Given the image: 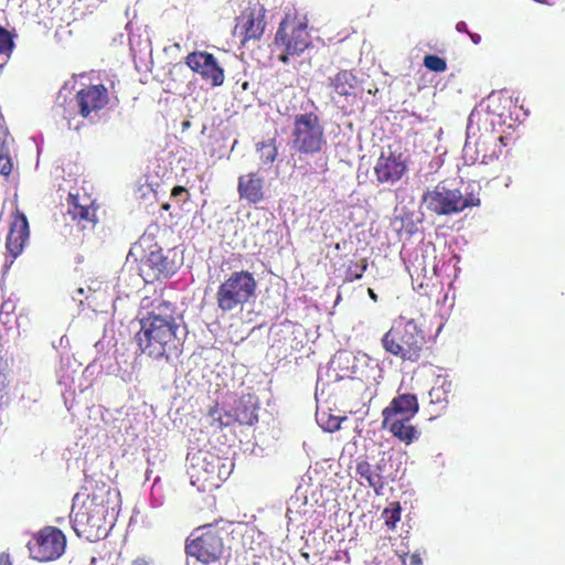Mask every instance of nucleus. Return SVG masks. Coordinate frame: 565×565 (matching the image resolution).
Wrapping results in <instances>:
<instances>
[{"label": "nucleus", "instance_id": "f257e3e1", "mask_svg": "<svg viewBox=\"0 0 565 565\" xmlns=\"http://www.w3.org/2000/svg\"><path fill=\"white\" fill-rule=\"evenodd\" d=\"M136 339L143 354L171 361L179 356L186 337L183 317L170 302L161 301L139 321Z\"/></svg>", "mask_w": 565, "mask_h": 565}, {"label": "nucleus", "instance_id": "f03ea898", "mask_svg": "<svg viewBox=\"0 0 565 565\" xmlns=\"http://www.w3.org/2000/svg\"><path fill=\"white\" fill-rule=\"evenodd\" d=\"M118 498L119 492L105 484L96 488L81 505L77 503L76 494L70 516L75 533L88 541L106 535V519L110 511H115Z\"/></svg>", "mask_w": 565, "mask_h": 565}, {"label": "nucleus", "instance_id": "7ed1b4c3", "mask_svg": "<svg viewBox=\"0 0 565 565\" xmlns=\"http://www.w3.org/2000/svg\"><path fill=\"white\" fill-rule=\"evenodd\" d=\"M425 335L414 319L396 320L383 335L382 345L385 351L403 360L415 362L419 359Z\"/></svg>", "mask_w": 565, "mask_h": 565}, {"label": "nucleus", "instance_id": "20e7f679", "mask_svg": "<svg viewBox=\"0 0 565 565\" xmlns=\"http://www.w3.org/2000/svg\"><path fill=\"white\" fill-rule=\"evenodd\" d=\"M422 204L433 214L449 216L459 214L467 207L479 206L480 199L472 193L465 195L460 189L450 186L444 181L423 194Z\"/></svg>", "mask_w": 565, "mask_h": 565}, {"label": "nucleus", "instance_id": "39448f33", "mask_svg": "<svg viewBox=\"0 0 565 565\" xmlns=\"http://www.w3.org/2000/svg\"><path fill=\"white\" fill-rule=\"evenodd\" d=\"M257 282L252 273L234 271L223 281L216 291L217 307L223 312L242 310L243 306L256 295Z\"/></svg>", "mask_w": 565, "mask_h": 565}, {"label": "nucleus", "instance_id": "423d86ee", "mask_svg": "<svg viewBox=\"0 0 565 565\" xmlns=\"http://www.w3.org/2000/svg\"><path fill=\"white\" fill-rule=\"evenodd\" d=\"M291 136L292 148L299 153H318L327 143L324 127L318 115L313 113L295 116Z\"/></svg>", "mask_w": 565, "mask_h": 565}, {"label": "nucleus", "instance_id": "0eeeda50", "mask_svg": "<svg viewBox=\"0 0 565 565\" xmlns=\"http://www.w3.org/2000/svg\"><path fill=\"white\" fill-rule=\"evenodd\" d=\"M275 44L282 51L279 60L288 63L290 56L300 55L310 44L307 23L287 15L276 32Z\"/></svg>", "mask_w": 565, "mask_h": 565}, {"label": "nucleus", "instance_id": "6e6552de", "mask_svg": "<svg viewBox=\"0 0 565 565\" xmlns=\"http://www.w3.org/2000/svg\"><path fill=\"white\" fill-rule=\"evenodd\" d=\"M186 554L203 564L220 559L224 552V542L218 532L211 525L198 529L186 541Z\"/></svg>", "mask_w": 565, "mask_h": 565}, {"label": "nucleus", "instance_id": "1a4fd4ad", "mask_svg": "<svg viewBox=\"0 0 565 565\" xmlns=\"http://www.w3.org/2000/svg\"><path fill=\"white\" fill-rule=\"evenodd\" d=\"M66 545L62 531L55 527H45L29 543V550L33 558L40 562H49L58 558Z\"/></svg>", "mask_w": 565, "mask_h": 565}, {"label": "nucleus", "instance_id": "9d476101", "mask_svg": "<svg viewBox=\"0 0 565 565\" xmlns=\"http://www.w3.org/2000/svg\"><path fill=\"white\" fill-rule=\"evenodd\" d=\"M342 362H352V365H348V373H343L341 377L375 381V374L380 372L379 364L365 353L353 355L348 351H340L334 355L332 364L342 369Z\"/></svg>", "mask_w": 565, "mask_h": 565}, {"label": "nucleus", "instance_id": "9b49d317", "mask_svg": "<svg viewBox=\"0 0 565 565\" xmlns=\"http://www.w3.org/2000/svg\"><path fill=\"white\" fill-rule=\"evenodd\" d=\"M185 64L213 87L224 83V71L211 53L192 52L186 55Z\"/></svg>", "mask_w": 565, "mask_h": 565}, {"label": "nucleus", "instance_id": "f8f14e48", "mask_svg": "<svg viewBox=\"0 0 565 565\" xmlns=\"http://www.w3.org/2000/svg\"><path fill=\"white\" fill-rule=\"evenodd\" d=\"M191 460L192 463L189 471L191 478L209 481L212 480L214 476H217L218 479H226L228 477V471H221L222 458L199 451Z\"/></svg>", "mask_w": 565, "mask_h": 565}, {"label": "nucleus", "instance_id": "ddd939ff", "mask_svg": "<svg viewBox=\"0 0 565 565\" xmlns=\"http://www.w3.org/2000/svg\"><path fill=\"white\" fill-rule=\"evenodd\" d=\"M79 114L84 118L97 114L108 103V93L104 85H93L81 89L76 95Z\"/></svg>", "mask_w": 565, "mask_h": 565}, {"label": "nucleus", "instance_id": "4468645a", "mask_svg": "<svg viewBox=\"0 0 565 565\" xmlns=\"http://www.w3.org/2000/svg\"><path fill=\"white\" fill-rule=\"evenodd\" d=\"M406 171L405 161L402 159V154H395L384 152L377 159L374 167L377 181L381 183L393 184L398 181Z\"/></svg>", "mask_w": 565, "mask_h": 565}, {"label": "nucleus", "instance_id": "2eb2a0df", "mask_svg": "<svg viewBox=\"0 0 565 565\" xmlns=\"http://www.w3.org/2000/svg\"><path fill=\"white\" fill-rule=\"evenodd\" d=\"M29 236L28 218L22 212L17 211L11 222L6 243L7 249L13 259L22 253Z\"/></svg>", "mask_w": 565, "mask_h": 565}, {"label": "nucleus", "instance_id": "dca6fc26", "mask_svg": "<svg viewBox=\"0 0 565 565\" xmlns=\"http://www.w3.org/2000/svg\"><path fill=\"white\" fill-rule=\"evenodd\" d=\"M418 412L417 398L413 394H402L392 399L382 412L383 419H412Z\"/></svg>", "mask_w": 565, "mask_h": 565}, {"label": "nucleus", "instance_id": "f3484780", "mask_svg": "<svg viewBox=\"0 0 565 565\" xmlns=\"http://www.w3.org/2000/svg\"><path fill=\"white\" fill-rule=\"evenodd\" d=\"M264 179L255 172L238 178L237 191L241 199L256 204L264 199Z\"/></svg>", "mask_w": 565, "mask_h": 565}, {"label": "nucleus", "instance_id": "a211bd4d", "mask_svg": "<svg viewBox=\"0 0 565 565\" xmlns=\"http://www.w3.org/2000/svg\"><path fill=\"white\" fill-rule=\"evenodd\" d=\"M265 8L262 4H255L248 12L242 15V30L246 39H259L265 30Z\"/></svg>", "mask_w": 565, "mask_h": 565}, {"label": "nucleus", "instance_id": "6ab92c4d", "mask_svg": "<svg viewBox=\"0 0 565 565\" xmlns=\"http://www.w3.org/2000/svg\"><path fill=\"white\" fill-rule=\"evenodd\" d=\"M382 427L384 429H388L394 437L398 438L401 441L406 445L412 444L413 441L419 438L420 433L417 428L409 424V419H393L387 420L383 419Z\"/></svg>", "mask_w": 565, "mask_h": 565}, {"label": "nucleus", "instance_id": "aec40b11", "mask_svg": "<svg viewBox=\"0 0 565 565\" xmlns=\"http://www.w3.org/2000/svg\"><path fill=\"white\" fill-rule=\"evenodd\" d=\"M330 85L339 96L350 97L355 96L358 79L351 72L342 71L331 79Z\"/></svg>", "mask_w": 565, "mask_h": 565}, {"label": "nucleus", "instance_id": "412c9836", "mask_svg": "<svg viewBox=\"0 0 565 565\" xmlns=\"http://www.w3.org/2000/svg\"><path fill=\"white\" fill-rule=\"evenodd\" d=\"M12 171L10 141L8 134L0 128V174L8 177Z\"/></svg>", "mask_w": 565, "mask_h": 565}, {"label": "nucleus", "instance_id": "4be33fe9", "mask_svg": "<svg viewBox=\"0 0 565 565\" xmlns=\"http://www.w3.org/2000/svg\"><path fill=\"white\" fill-rule=\"evenodd\" d=\"M355 470L356 473L362 479H364L367 484L375 490L376 493H380V489L383 487L381 475L379 472L374 473L371 465L367 461L359 462Z\"/></svg>", "mask_w": 565, "mask_h": 565}, {"label": "nucleus", "instance_id": "5701e85b", "mask_svg": "<svg viewBox=\"0 0 565 565\" xmlns=\"http://www.w3.org/2000/svg\"><path fill=\"white\" fill-rule=\"evenodd\" d=\"M146 264L154 269L158 275H169L170 274V263L169 260L162 255L161 250H153L151 252L146 260Z\"/></svg>", "mask_w": 565, "mask_h": 565}, {"label": "nucleus", "instance_id": "b1692460", "mask_svg": "<svg viewBox=\"0 0 565 565\" xmlns=\"http://www.w3.org/2000/svg\"><path fill=\"white\" fill-rule=\"evenodd\" d=\"M257 152L259 153V160L263 166L271 164L277 157V148L273 140L262 142L257 145Z\"/></svg>", "mask_w": 565, "mask_h": 565}, {"label": "nucleus", "instance_id": "393cba45", "mask_svg": "<svg viewBox=\"0 0 565 565\" xmlns=\"http://www.w3.org/2000/svg\"><path fill=\"white\" fill-rule=\"evenodd\" d=\"M480 152V142H472L470 136L468 135L463 149H462V159L466 164L471 166L478 161Z\"/></svg>", "mask_w": 565, "mask_h": 565}, {"label": "nucleus", "instance_id": "a878e982", "mask_svg": "<svg viewBox=\"0 0 565 565\" xmlns=\"http://www.w3.org/2000/svg\"><path fill=\"white\" fill-rule=\"evenodd\" d=\"M317 423L326 431H335L340 428L341 419L338 416L317 413Z\"/></svg>", "mask_w": 565, "mask_h": 565}, {"label": "nucleus", "instance_id": "bb28decb", "mask_svg": "<svg viewBox=\"0 0 565 565\" xmlns=\"http://www.w3.org/2000/svg\"><path fill=\"white\" fill-rule=\"evenodd\" d=\"M452 392V382L448 380H444L439 387H434L429 395L431 398H435L437 402H447V396Z\"/></svg>", "mask_w": 565, "mask_h": 565}, {"label": "nucleus", "instance_id": "cd10ccee", "mask_svg": "<svg viewBox=\"0 0 565 565\" xmlns=\"http://www.w3.org/2000/svg\"><path fill=\"white\" fill-rule=\"evenodd\" d=\"M424 66L433 72H444L447 68L446 61L437 55H426Z\"/></svg>", "mask_w": 565, "mask_h": 565}, {"label": "nucleus", "instance_id": "c85d7f7f", "mask_svg": "<svg viewBox=\"0 0 565 565\" xmlns=\"http://www.w3.org/2000/svg\"><path fill=\"white\" fill-rule=\"evenodd\" d=\"M14 47L10 32L0 25V54H10Z\"/></svg>", "mask_w": 565, "mask_h": 565}, {"label": "nucleus", "instance_id": "c756f323", "mask_svg": "<svg viewBox=\"0 0 565 565\" xmlns=\"http://www.w3.org/2000/svg\"><path fill=\"white\" fill-rule=\"evenodd\" d=\"M74 214L79 218L95 222L96 210L92 206L75 205Z\"/></svg>", "mask_w": 565, "mask_h": 565}, {"label": "nucleus", "instance_id": "7c9ffc66", "mask_svg": "<svg viewBox=\"0 0 565 565\" xmlns=\"http://www.w3.org/2000/svg\"><path fill=\"white\" fill-rule=\"evenodd\" d=\"M367 264L363 262L362 264H355L354 268L350 267L349 269V279H360L363 273L366 270Z\"/></svg>", "mask_w": 565, "mask_h": 565}, {"label": "nucleus", "instance_id": "2f4dec72", "mask_svg": "<svg viewBox=\"0 0 565 565\" xmlns=\"http://www.w3.org/2000/svg\"><path fill=\"white\" fill-rule=\"evenodd\" d=\"M401 519V509L397 507L396 509L392 510L390 520L387 521V524L395 525L396 522H398Z\"/></svg>", "mask_w": 565, "mask_h": 565}, {"label": "nucleus", "instance_id": "473e14b6", "mask_svg": "<svg viewBox=\"0 0 565 565\" xmlns=\"http://www.w3.org/2000/svg\"><path fill=\"white\" fill-rule=\"evenodd\" d=\"M233 467H234V463L231 460L227 461L226 459H222L221 471H223V472L228 471V475H230Z\"/></svg>", "mask_w": 565, "mask_h": 565}, {"label": "nucleus", "instance_id": "72a5a7b5", "mask_svg": "<svg viewBox=\"0 0 565 565\" xmlns=\"http://www.w3.org/2000/svg\"><path fill=\"white\" fill-rule=\"evenodd\" d=\"M186 190L183 186H175L172 189V196H185Z\"/></svg>", "mask_w": 565, "mask_h": 565}, {"label": "nucleus", "instance_id": "f704fd0d", "mask_svg": "<svg viewBox=\"0 0 565 565\" xmlns=\"http://www.w3.org/2000/svg\"><path fill=\"white\" fill-rule=\"evenodd\" d=\"M456 30H457L458 32H465V33H467V34L469 33L468 28H467V24H466V22H465V21H459V22H457V24H456Z\"/></svg>", "mask_w": 565, "mask_h": 565}, {"label": "nucleus", "instance_id": "c9c22d12", "mask_svg": "<svg viewBox=\"0 0 565 565\" xmlns=\"http://www.w3.org/2000/svg\"><path fill=\"white\" fill-rule=\"evenodd\" d=\"M0 565H11L10 555L7 553L0 554Z\"/></svg>", "mask_w": 565, "mask_h": 565}, {"label": "nucleus", "instance_id": "e433bc0d", "mask_svg": "<svg viewBox=\"0 0 565 565\" xmlns=\"http://www.w3.org/2000/svg\"><path fill=\"white\" fill-rule=\"evenodd\" d=\"M411 565H423V561L418 554H413L409 561Z\"/></svg>", "mask_w": 565, "mask_h": 565}, {"label": "nucleus", "instance_id": "4c0bfd02", "mask_svg": "<svg viewBox=\"0 0 565 565\" xmlns=\"http://www.w3.org/2000/svg\"><path fill=\"white\" fill-rule=\"evenodd\" d=\"M469 38L471 39V41L475 43V44H479L480 41H481V36L478 34V33H471L469 32L468 33Z\"/></svg>", "mask_w": 565, "mask_h": 565}, {"label": "nucleus", "instance_id": "58836bf2", "mask_svg": "<svg viewBox=\"0 0 565 565\" xmlns=\"http://www.w3.org/2000/svg\"><path fill=\"white\" fill-rule=\"evenodd\" d=\"M84 288H77L74 296H73V299L74 300H78L79 302H82L81 299H78L79 296H83L84 295Z\"/></svg>", "mask_w": 565, "mask_h": 565}, {"label": "nucleus", "instance_id": "ea45409f", "mask_svg": "<svg viewBox=\"0 0 565 565\" xmlns=\"http://www.w3.org/2000/svg\"><path fill=\"white\" fill-rule=\"evenodd\" d=\"M254 420H257V415L254 414V412L250 413L249 417L245 419V422L249 425L254 423Z\"/></svg>", "mask_w": 565, "mask_h": 565}, {"label": "nucleus", "instance_id": "a19ab883", "mask_svg": "<svg viewBox=\"0 0 565 565\" xmlns=\"http://www.w3.org/2000/svg\"><path fill=\"white\" fill-rule=\"evenodd\" d=\"M131 565H150L145 558H137Z\"/></svg>", "mask_w": 565, "mask_h": 565}, {"label": "nucleus", "instance_id": "79ce46f5", "mask_svg": "<svg viewBox=\"0 0 565 565\" xmlns=\"http://www.w3.org/2000/svg\"><path fill=\"white\" fill-rule=\"evenodd\" d=\"M317 164L321 168L322 171L326 170L327 161L322 158H319Z\"/></svg>", "mask_w": 565, "mask_h": 565}, {"label": "nucleus", "instance_id": "37998d69", "mask_svg": "<svg viewBox=\"0 0 565 565\" xmlns=\"http://www.w3.org/2000/svg\"><path fill=\"white\" fill-rule=\"evenodd\" d=\"M348 365H352V362H342V369L340 371L348 373Z\"/></svg>", "mask_w": 565, "mask_h": 565}, {"label": "nucleus", "instance_id": "c03bdc74", "mask_svg": "<svg viewBox=\"0 0 565 565\" xmlns=\"http://www.w3.org/2000/svg\"><path fill=\"white\" fill-rule=\"evenodd\" d=\"M369 295H370V297H371L373 300H375V301H376L377 296H376V294L373 291V289H369Z\"/></svg>", "mask_w": 565, "mask_h": 565}, {"label": "nucleus", "instance_id": "a18cd8bd", "mask_svg": "<svg viewBox=\"0 0 565 565\" xmlns=\"http://www.w3.org/2000/svg\"><path fill=\"white\" fill-rule=\"evenodd\" d=\"M488 156L483 154L481 163L488 164Z\"/></svg>", "mask_w": 565, "mask_h": 565}, {"label": "nucleus", "instance_id": "49530a36", "mask_svg": "<svg viewBox=\"0 0 565 565\" xmlns=\"http://www.w3.org/2000/svg\"><path fill=\"white\" fill-rule=\"evenodd\" d=\"M242 87H243V89H247L248 88V82H244Z\"/></svg>", "mask_w": 565, "mask_h": 565}, {"label": "nucleus", "instance_id": "de8ad7c7", "mask_svg": "<svg viewBox=\"0 0 565 565\" xmlns=\"http://www.w3.org/2000/svg\"><path fill=\"white\" fill-rule=\"evenodd\" d=\"M189 125H190V124H189V121H184V122H183V126H184V127H189Z\"/></svg>", "mask_w": 565, "mask_h": 565}, {"label": "nucleus", "instance_id": "09e8293b", "mask_svg": "<svg viewBox=\"0 0 565 565\" xmlns=\"http://www.w3.org/2000/svg\"><path fill=\"white\" fill-rule=\"evenodd\" d=\"M527 116H529V111L524 110V117H527Z\"/></svg>", "mask_w": 565, "mask_h": 565}, {"label": "nucleus", "instance_id": "8fccbe9b", "mask_svg": "<svg viewBox=\"0 0 565 565\" xmlns=\"http://www.w3.org/2000/svg\"><path fill=\"white\" fill-rule=\"evenodd\" d=\"M151 473L147 472V479H150Z\"/></svg>", "mask_w": 565, "mask_h": 565}, {"label": "nucleus", "instance_id": "3c124183", "mask_svg": "<svg viewBox=\"0 0 565 565\" xmlns=\"http://www.w3.org/2000/svg\"><path fill=\"white\" fill-rule=\"evenodd\" d=\"M151 473L147 472V479H150Z\"/></svg>", "mask_w": 565, "mask_h": 565}]
</instances>
